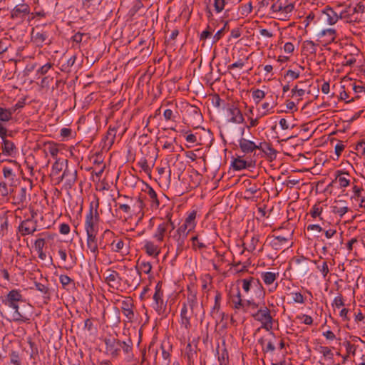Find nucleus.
I'll use <instances>...</instances> for the list:
<instances>
[{
  "label": "nucleus",
  "instance_id": "44",
  "mask_svg": "<svg viewBox=\"0 0 365 365\" xmlns=\"http://www.w3.org/2000/svg\"><path fill=\"white\" fill-rule=\"evenodd\" d=\"M344 285L345 286H344V289H341V291H339V292L338 293V294H339L338 297H343V295H344V294L354 295V294H355L354 289L350 285H348L346 284Z\"/></svg>",
  "mask_w": 365,
  "mask_h": 365
},
{
  "label": "nucleus",
  "instance_id": "26",
  "mask_svg": "<svg viewBox=\"0 0 365 365\" xmlns=\"http://www.w3.org/2000/svg\"><path fill=\"white\" fill-rule=\"evenodd\" d=\"M116 132L117 130L115 128H112L111 126L108 128V130L104 138V140L105 143L108 145L109 147H111L112 145L114 143Z\"/></svg>",
  "mask_w": 365,
  "mask_h": 365
},
{
  "label": "nucleus",
  "instance_id": "54",
  "mask_svg": "<svg viewBox=\"0 0 365 365\" xmlns=\"http://www.w3.org/2000/svg\"><path fill=\"white\" fill-rule=\"evenodd\" d=\"M140 269L145 274L150 273L152 269L151 264L149 262H142L140 264Z\"/></svg>",
  "mask_w": 365,
  "mask_h": 365
},
{
  "label": "nucleus",
  "instance_id": "48",
  "mask_svg": "<svg viewBox=\"0 0 365 365\" xmlns=\"http://www.w3.org/2000/svg\"><path fill=\"white\" fill-rule=\"evenodd\" d=\"M48 153L51 154V155L53 158H56L58 153V148L55 143H49L47 147Z\"/></svg>",
  "mask_w": 365,
  "mask_h": 365
},
{
  "label": "nucleus",
  "instance_id": "29",
  "mask_svg": "<svg viewBox=\"0 0 365 365\" xmlns=\"http://www.w3.org/2000/svg\"><path fill=\"white\" fill-rule=\"evenodd\" d=\"M343 174L349 175L347 172L340 170H336L335 172V180H338L341 187H346L349 185L350 181L349 179L341 177V175Z\"/></svg>",
  "mask_w": 365,
  "mask_h": 365
},
{
  "label": "nucleus",
  "instance_id": "34",
  "mask_svg": "<svg viewBox=\"0 0 365 365\" xmlns=\"http://www.w3.org/2000/svg\"><path fill=\"white\" fill-rule=\"evenodd\" d=\"M258 284L261 285L259 279H254L253 277H251L250 279H245L243 280L242 288L247 292L250 289L251 287L253 285L257 287Z\"/></svg>",
  "mask_w": 365,
  "mask_h": 365
},
{
  "label": "nucleus",
  "instance_id": "19",
  "mask_svg": "<svg viewBox=\"0 0 365 365\" xmlns=\"http://www.w3.org/2000/svg\"><path fill=\"white\" fill-rule=\"evenodd\" d=\"M257 149L262 150L269 159L272 160L277 157V150L270 143L267 142L260 143L257 145Z\"/></svg>",
  "mask_w": 365,
  "mask_h": 365
},
{
  "label": "nucleus",
  "instance_id": "5",
  "mask_svg": "<svg viewBox=\"0 0 365 365\" xmlns=\"http://www.w3.org/2000/svg\"><path fill=\"white\" fill-rule=\"evenodd\" d=\"M252 317L257 321L262 322V327L267 331L272 329V317L270 314V311L265 307L264 309H259L255 314H252Z\"/></svg>",
  "mask_w": 365,
  "mask_h": 365
},
{
  "label": "nucleus",
  "instance_id": "3",
  "mask_svg": "<svg viewBox=\"0 0 365 365\" xmlns=\"http://www.w3.org/2000/svg\"><path fill=\"white\" fill-rule=\"evenodd\" d=\"M222 109L226 110L229 122L242 123L245 120L241 110L234 103H224Z\"/></svg>",
  "mask_w": 365,
  "mask_h": 365
},
{
  "label": "nucleus",
  "instance_id": "53",
  "mask_svg": "<svg viewBox=\"0 0 365 365\" xmlns=\"http://www.w3.org/2000/svg\"><path fill=\"white\" fill-rule=\"evenodd\" d=\"M234 303V308L237 310H242L245 312V300L242 298H238L237 301H232Z\"/></svg>",
  "mask_w": 365,
  "mask_h": 365
},
{
  "label": "nucleus",
  "instance_id": "24",
  "mask_svg": "<svg viewBox=\"0 0 365 365\" xmlns=\"http://www.w3.org/2000/svg\"><path fill=\"white\" fill-rule=\"evenodd\" d=\"M310 262L314 263L317 266V269L320 272L324 279H326L329 273L328 262L327 261L320 262L319 260H312Z\"/></svg>",
  "mask_w": 365,
  "mask_h": 365
},
{
  "label": "nucleus",
  "instance_id": "63",
  "mask_svg": "<svg viewBox=\"0 0 365 365\" xmlns=\"http://www.w3.org/2000/svg\"><path fill=\"white\" fill-rule=\"evenodd\" d=\"M45 245V240L43 238H38L35 241L34 246L36 251L43 250Z\"/></svg>",
  "mask_w": 365,
  "mask_h": 365
},
{
  "label": "nucleus",
  "instance_id": "42",
  "mask_svg": "<svg viewBox=\"0 0 365 365\" xmlns=\"http://www.w3.org/2000/svg\"><path fill=\"white\" fill-rule=\"evenodd\" d=\"M191 241L192 242V249L195 250H196L197 248L199 250H202L207 247V246L203 242H199L197 235L192 237Z\"/></svg>",
  "mask_w": 365,
  "mask_h": 365
},
{
  "label": "nucleus",
  "instance_id": "28",
  "mask_svg": "<svg viewBox=\"0 0 365 365\" xmlns=\"http://www.w3.org/2000/svg\"><path fill=\"white\" fill-rule=\"evenodd\" d=\"M167 224L165 222L160 223L157 228L156 232L154 235V237L158 241L162 242L164 239L165 233L167 232Z\"/></svg>",
  "mask_w": 365,
  "mask_h": 365
},
{
  "label": "nucleus",
  "instance_id": "39",
  "mask_svg": "<svg viewBox=\"0 0 365 365\" xmlns=\"http://www.w3.org/2000/svg\"><path fill=\"white\" fill-rule=\"evenodd\" d=\"M227 25L228 21H226L225 24H224V26L218 31H217V33L212 37V43H217L222 37L225 31L227 29Z\"/></svg>",
  "mask_w": 365,
  "mask_h": 365
},
{
  "label": "nucleus",
  "instance_id": "64",
  "mask_svg": "<svg viewBox=\"0 0 365 365\" xmlns=\"http://www.w3.org/2000/svg\"><path fill=\"white\" fill-rule=\"evenodd\" d=\"M364 6L361 4V3L357 4L356 6L354 8H352V15L354 16L355 14H363L364 11Z\"/></svg>",
  "mask_w": 365,
  "mask_h": 365
},
{
  "label": "nucleus",
  "instance_id": "57",
  "mask_svg": "<svg viewBox=\"0 0 365 365\" xmlns=\"http://www.w3.org/2000/svg\"><path fill=\"white\" fill-rule=\"evenodd\" d=\"M51 67L52 64L51 63H47L38 69L37 74L45 75Z\"/></svg>",
  "mask_w": 365,
  "mask_h": 365
},
{
  "label": "nucleus",
  "instance_id": "45",
  "mask_svg": "<svg viewBox=\"0 0 365 365\" xmlns=\"http://www.w3.org/2000/svg\"><path fill=\"white\" fill-rule=\"evenodd\" d=\"M138 165L141 168V169L147 174H150L151 172V168L149 167L148 164V161L145 158H143L138 163Z\"/></svg>",
  "mask_w": 365,
  "mask_h": 365
},
{
  "label": "nucleus",
  "instance_id": "15",
  "mask_svg": "<svg viewBox=\"0 0 365 365\" xmlns=\"http://www.w3.org/2000/svg\"><path fill=\"white\" fill-rule=\"evenodd\" d=\"M63 179L66 180V185L71 188L77 180V170L66 166L61 177V180Z\"/></svg>",
  "mask_w": 365,
  "mask_h": 365
},
{
  "label": "nucleus",
  "instance_id": "38",
  "mask_svg": "<svg viewBox=\"0 0 365 365\" xmlns=\"http://www.w3.org/2000/svg\"><path fill=\"white\" fill-rule=\"evenodd\" d=\"M10 363L14 365H21L19 354L16 351H11L9 354Z\"/></svg>",
  "mask_w": 365,
  "mask_h": 365
},
{
  "label": "nucleus",
  "instance_id": "25",
  "mask_svg": "<svg viewBox=\"0 0 365 365\" xmlns=\"http://www.w3.org/2000/svg\"><path fill=\"white\" fill-rule=\"evenodd\" d=\"M147 193L151 200V206L158 208L160 205V202L157 196V193L153 188L148 184H146Z\"/></svg>",
  "mask_w": 365,
  "mask_h": 365
},
{
  "label": "nucleus",
  "instance_id": "27",
  "mask_svg": "<svg viewBox=\"0 0 365 365\" xmlns=\"http://www.w3.org/2000/svg\"><path fill=\"white\" fill-rule=\"evenodd\" d=\"M223 349L221 350V353H218V361L219 365H228L229 355L227 348L225 347V341H222Z\"/></svg>",
  "mask_w": 365,
  "mask_h": 365
},
{
  "label": "nucleus",
  "instance_id": "36",
  "mask_svg": "<svg viewBox=\"0 0 365 365\" xmlns=\"http://www.w3.org/2000/svg\"><path fill=\"white\" fill-rule=\"evenodd\" d=\"M279 12L285 11V13H291L294 6L292 3L286 4L282 0H278Z\"/></svg>",
  "mask_w": 365,
  "mask_h": 365
},
{
  "label": "nucleus",
  "instance_id": "21",
  "mask_svg": "<svg viewBox=\"0 0 365 365\" xmlns=\"http://www.w3.org/2000/svg\"><path fill=\"white\" fill-rule=\"evenodd\" d=\"M272 237V239L269 242V245L274 250H282L289 241V238L282 236L273 235Z\"/></svg>",
  "mask_w": 365,
  "mask_h": 365
},
{
  "label": "nucleus",
  "instance_id": "1",
  "mask_svg": "<svg viewBox=\"0 0 365 365\" xmlns=\"http://www.w3.org/2000/svg\"><path fill=\"white\" fill-rule=\"evenodd\" d=\"M3 302L9 308V312L13 311L12 319L14 321H24V316L30 310V304L23 298H5Z\"/></svg>",
  "mask_w": 365,
  "mask_h": 365
},
{
  "label": "nucleus",
  "instance_id": "13",
  "mask_svg": "<svg viewBox=\"0 0 365 365\" xmlns=\"http://www.w3.org/2000/svg\"><path fill=\"white\" fill-rule=\"evenodd\" d=\"M30 13V6L26 3L17 4L11 12V18L13 19L24 18Z\"/></svg>",
  "mask_w": 365,
  "mask_h": 365
},
{
  "label": "nucleus",
  "instance_id": "14",
  "mask_svg": "<svg viewBox=\"0 0 365 365\" xmlns=\"http://www.w3.org/2000/svg\"><path fill=\"white\" fill-rule=\"evenodd\" d=\"M19 230L23 236L32 234L36 230V221L27 219L21 222Z\"/></svg>",
  "mask_w": 365,
  "mask_h": 365
},
{
  "label": "nucleus",
  "instance_id": "10",
  "mask_svg": "<svg viewBox=\"0 0 365 365\" xmlns=\"http://www.w3.org/2000/svg\"><path fill=\"white\" fill-rule=\"evenodd\" d=\"M190 231L191 230H190V227L185 224H182L180 227H178L176 231V234L173 237L178 243V249H182L185 240Z\"/></svg>",
  "mask_w": 365,
  "mask_h": 365
},
{
  "label": "nucleus",
  "instance_id": "30",
  "mask_svg": "<svg viewBox=\"0 0 365 365\" xmlns=\"http://www.w3.org/2000/svg\"><path fill=\"white\" fill-rule=\"evenodd\" d=\"M278 273L275 274L271 272H262L261 274V278L266 284L269 285L276 280L277 276H278Z\"/></svg>",
  "mask_w": 365,
  "mask_h": 365
},
{
  "label": "nucleus",
  "instance_id": "4",
  "mask_svg": "<svg viewBox=\"0 0 365 365\" xmlns=\"http://www.w3.org/2000/svg\"><path fill=\"white\" fill-rule=\"evenodd\" d=\"M296 263L295 274L298 277H304L310 271V261L304 256H297L293 258Z\"/></svg>",
  "mask_w": 365,
  "mask_h": 365
},
{
  "label": "nucleus",
  "instance_id": "11",
  "mask_svg": "<svg viewBox=\"0 0 365 365\" xmlns=\"http://www.w3.org/2000/svg\"><path fill=\"white\" fill-rule=\"evenodd\" d=\"M242 156L237 155V158H233L231 166L235 170H242L243 169L254 168L255 166V161L246 160L242 158Z\"/></svg>",
  "mask_w": 365,
  "mask_h": 365
},
{
  "label": "nucleus",
  "instance_id": "17",
  "mask_svg": "<svg viewBox=\"0 0 365 365\" xmlns=\"http://www.w3.org/2000/svg\"><path fill=\"white\" fill-rule=\"evenodd\" d=\"M239 146L242 153L249 154L257 150V145L255 142L241 138L239 140Z\"/></svg>",
  "mask_w": 365,
  "mask_h": 365
},
{
  "label": "nucleus",
  "instance_id": "61",
  "mask_svg": "<svg viewBox=\"0 0 365 365\" xmlns=\"http://www.w3.org/2000/svg\"><path fill=\"white\" fill-rule=\"evenodd\" d=\"M275 350L274 342L272 340H268L266 346L263 347L262 351L265 353L273 352Z\"/></svg>",
  "mask_w": 365,
  "mask_h": 365
},
{
  "label": "nucleus",
  "instance_id": "47",
  "mask_svg": "<svg viewBox=\"0 0 365 365\" xmlns=\"http://www.w3.org/2000/svg\"><path fill=\"white\" fill-rule=\"evenodd\" d=\"M226 0H214V7L215 10L220 13L221 12L225 6Z\"/></svg>",
  "mask_w": 365,
  "mask_h": 365
},
{
  "label": "nucleus",
  "instance_id": "58",
  "mask_svg": "<svg viewBox=\"0 0 365 365\" xmlns=\"http://www.w3.org/2000/svg\"><path fill=\"white\" fill-rule=\"evenodd\" d=\"M289 77L292 81L297 79L299 77V73L295 72L292 70H288L284 75V78Z\"/></svg>",
  "mask_w": 365,
  "mask_h": 365
},
{
  "label": "nucleus",
  "instance_id": "50",
  "mask_svg": "<svg viewBox=\"0 0 365 365\" xmlns=\"http://www.w3.org/2000/svg\"><path fill=\"white\" fill-rule=\"evenodd\" d=\"M322 212V207H320L318 204H316L312 207L310 215L312 217L316 218L317 217L320 216Z\"/></svg>",
  "mask_w": 365,
  "mask_h": 365
},
{
  "label": "nucleus",
  "instance_id": "33",
  "mask_svg": "<svg viewBox=\"0 0 365 365\" xmlns=\"http://www.w3.org/2000/svg\"><path fill=\"white\" fill-rule=\"evenodd\" d=\"M119 278V274L116 271L111 269L107 270L106 280L110 286H113L111 283L115 284L117 279Z\"/></svg>",
  "mask_w": 365,
  "mask_h": 365
},
{
  "label": "nucleus",
  "instance_id": "56",
  "mask_svg": "<svg viewBox=\"0 0 365 365\" xmlns=\"http://www.w3.org/2000/svg\"><path fill=\"white\" fill-rule=\"evenodd\" d=\"M245 312L250 309H255L257 308L258 304L253 300H245Z\"/></svg>",
  "mask_w": 365,
  "mask_h": 365
},
{
  "label": "nucleus",
  "instance_id": "22",
  "mask_svg": "<svg viewBox=\"0 0 365 365\" xmlns=\"http://www.w3.org/2000/svg\"><path fill=\"white\" fill-rule=\"evenodd\" d=\"M109 323L113 328H116L120 323V309L114 307L109 312Z\"/></svg>",
  "mask_w": 365,
  "mask_h": 365
},
{
  "label": "nucleus",
  "instance_id": "37",
  "mask_svg": "<svg viewBox=\"0 0 365 365\" xmlns=\"http://www.w3.org/2000/svg\"><path fill=\"white\" fill-rule=\"evenodd\" d=\"M59 279L62 284V286L67 289H69L70 286L71 287L74 286L73 280L67 275L61 274L59 277Z\"/></svg>",
  "mask_w": 365,
  "mask_h": 365
},
{
  "label": "nucleus",
  "instance_id": "52",
  "mask_svg": "<svg viewBox=\"0 0 365 365\" xmlns=\"http://www.w3.org/2000/svg\"><path fill=\"white\" fill-rule=\"evenodd\" d=\"M320 352L323 354L324 357L331 359L333 358V353L331 349L328 346H320Z\"/></svg>",
  "mask_w": 365,
  "mask_h": 365
},
{
  "label": "nucleus",
  "instance_id": "35",
  "mask_svg": "<svg viewBox=\"0 0 365 365\" xmlns=\"http://www.w3.org/2000/svg\"><path fill=\"white\" fill-rule=\"evenodd\" d=\"M31 37L37 43H43L47 38V34L45 32H35L34 29H32Z\"/></svg>",
  "mask_w": 365,
  "mask_h": 365
},
{
  "label": "nucleus",
  "instance_id": "46",
  "mask_svg": "<svg viewBox=\"0 0 365 365\" xmlns=\"http://www.w3.org/2000/svg\"><path fill=\"white\" fill-rule=\"evenodd\" d=\"M344 346L346 348L347 354H355V351L356 350V346L355 344H351L349 341H346L343 343Z\"/></svg>",
  "mask_w": 365,
  "mask_h": 365
},
{
  "label": "nucleus",
  "instance_id": "51",
  "mask_svg": "<svg viewBox=\"0 0 365 365\" xmlns=\"http://www.w3.org/2000/svg\"><path fill=\"white\" fill-rule=\"evenodd\" d=\"M3 175L5 178L9 179L10 180H14L15 177L12 169L8 167L3 168Z\"/></svg>",
  "mask_w": 365,
  "mask_h": 365
},
{
  "label": "nucleus",
  "instance_id": "59",
  "mask_svg": "<svg viewBox=\"0 0 365 365\" xmlns=\"http://www.w3.org/2000/svg\"><path fill=\"white\" fill-rule=\"evenodd\" d=\"M212 29H211L210 26H207V29L203 31L201 34H200V39L202 41V40H205L207 39L208 37L211 36H212Z\"/></svg>",
  "mask_w": 365,
  "mask_h": 365
},
{
  "label": "nucleus",
  "instance_id": "55",
  "mask_svg": "<svg viewBox=\"0 0 365 365\" xmlns=\"http://www.w3.org/2000/svg\"><path fill=\"white\" fill-rule=\"evenodd\" d=\"M290 13H285V11L278 12L276 15L271 16L272 18L277 19L282 21L288 20Z\"/></svg>",
  "mask_w": 365,
  "mask_h": 365
},
{
  "label": "nucleus",
  "instance_id": "8",
  "mask_svg": "<svg viewBox=\"0 0 365 365\" xmlns=\"http://www.w3.org/2000/svg\"><path fill=\"white\" fill-rule=\"evenodd\" d=\"M321 24H317L312 30V36L318 38L325 36L329 37V42H334L336 38V30L334 29H324Z\"/></svg>",
  "mask_w": 365,
  "mask_h": 365
},
{
  "label": "nucleus",
  "instance_id": "12",
  "mask_svg": "<svg viewBox=\"0 0 365 365\" xmlns=\"http://www.w3.org/2000/svg\"><path fill=\"white\" fill-rule=\"evenodd\" d=\"M86 245L90 252L93 254L94 259H96L98 255V244L96 237L97 232L87 233Z\"/></svg>",
  "mask_w": 365,
  "mask_h": 365
},
{
  "label": "nucleus",
  "instance_id": "31",
  "mask_svg": "<svg viewBox=\"0 0 365 365\" xmlns=\"http://www.w3.org/2000/svg\"><path fill=\"white\" fill-rule=\"evenodd\" d=\"M344 202L342 200L336 201V205H333L331 207L332 212L334 214H338L340 217H342L345 213H346L349 210V208L344 205H339V203H344Z\"/></svg>",
  "mask_w": 365,
  "mask_h": 365
},
{
  "label": "nucleus",
  "instance_id": "43",
  "mask_svg": "<svg viewBox=\"0 0 365 365\" xmlns=\"http://www.w3.org/2000/svg\"><path fill=\"white\" fill-rule=\"evenodd\" d=\"M317 44L313 41L307 40L304 41V48H307L310 53H316Z\"/></svg>",
  "mask_w": 365,
  "mask_h": 365
},
{
  "label": "nucleus",
  "instance_id": "2",
  "mask_svg": "<svg viewBox=\"0 0 365 365\" xmlns=\"http://www.w3.org/2000/svg\"><path fill=\"white\" fill-rule=\"evenodd\" d=\"M99 206L98 199H97L95 207L93 206V202L90 204L89 212L86 215L85 222V229L87 233L98 232V230L95 223L99 220V214L98 212V208Z\"/></svg>",
  "mask_w": 365,
  "mask_h": 365
},
{
  "label": "nucleus",
  "instance_id": "9",
  "mask_svg": "<svg viewBox=\"0 0 365 365\" xmlns=\"http://www.w3.org/2000/svg\"><path fill=\"white\" fill-rule=\"evenodd\" d=\"M106 351L112 356L116 357L120 351V340L110 336L104 339Z\"/></svg>",
  "mask_w": 365,
  "mask_h": 365
},
{
  "label": "nucleus",
  "instance_id": "18",
  "mask_svg": "<svg viewBox=\"0 0 365 365\" xmlns=\"http://www.w3.org/2000/svg\"><path fill=\"white\" fill-rule=\"evenodd\" d=\"M134 305L133 298H127V300L122 302L121 309L124 315L129 321H132L134 318V312L133 310Z\"/></svg>",
  "mask_w": 365,
  "mask_h": 365
},
{
  "label": "nucleus",
  "instance_id": "20",
  "mask_svg": "<svg viewBox=\"0 0 365 365\" xmlns=\"http://www.w3.org/2000/svg\"><path fill=\"white\" fill-rule=\"evenodd\" d=\"M153 302L152 304L154 309L158 313V314H163L169 312L170 309H167L168 301L164 302L163 298H153Z\"/></svg>",
  "mask_w": 365,
  "mask_h": 365
},
{
  "label": "nucleus",
  "instance_id": "23",
  "mask_svg": "<svg viewBox=\"0 0 365 365\" xmlns=\"http://www.w3.org/2000/svg\"><path fill=\"white\" fill-rule=\"evenodd\" d=\"M143 249L149 256L157 257L160 253V248L151 241H146Z\"/></svg>",
  "mask_w": 365,
  "mask_h": 365
},
{
  "label": "nucleus",
  "instance_id": "60",
  "mask_svg": "<svg viewBox=\"0 0 365 365\" xmlns=\"http://www.w3.org/2000/svg\"><path fill=\"white\" fill-rule=\"evenodd\" d=\"M212 103L215 107L220 108L226 103L220 98L219 95L217 94L212 98Z\"/></svg>",
  "mask_w": 365,
  "mask_h": 365
},
{
  "label": "nucleus",
  "instance_id": "40",
  "mask_svg": "<svg viewBox=\"0 0 365 365\" xmlns=\"http://www.w3.org/2000/svg\"><path fill=\"white\" fill-rule=\"evenodd\" d=\"M123 349L125 354H128L132 351L133 342L130 339L128 341H120V349Z\"/></svg>",
  "mask_w": 365,
  "mask_h": 365
},
{
  "label": "nucleus",
  "instance_id": "16",
  "mask_svg": "<svg viewBox=\"0 0 365 365\" xmlns=\"http://www.w3.org/2000/svg\"><path fill=\"white\" fill-rule=\"evenodd\" d=\"M194 341L192 343H188L185 348V357L187 358V361L188 365H193L197 357V343L193 344Z\"/></svg>",
  "mask_w": 365,
  "mask_h": 365
},
{
  "label": "nucleus",
  "instance_id": "62",
  "mask_svg": "<svg viewBox=\"0 0 365 365\" xmlns=\"http://www.w3.org/2000/svg\"><path fill=\"white\" fill-rule=\"evenodd\" d=\"M63 169V164L60 163L58 160H56V162L53 164L52 170L53 173L55 175L58 174Z\"/></svg>",
  "mask_w": 365,
  "mask_h": 365
},
{
  "label": "nucleus",
  "instance_id": "41",
  "mask_svg": "<svg viewBox=\"0 0 365 365\" xmlns=\"http://www.w3.org/2000/svg\"><path fill=\"white\" fill-rule=\"evenodd\" d=\"M342 12V17L344 19H346V23H352V22H359L360 20L358 17H354L352 14L347 11L346 10H344Z\"/></svg>",
  "mask_w": 365,
  "mask_h": 365
},
{
  "label": "nucleus",
  "instance_id": "6",
  "mask_svg": "<svg viewBox=\"0 0 365 365\" xmlns=\"http://www.w3.org/2000/svg\"><path fill=\"white\" fill-rule=\"evenodd\" d=\"M1 130H2L1 129ZM9 133L10 132L8 130L0 131V138L2 140V153L6 156H12L16 150L15 144L7 139V137L11 135Z\"/></svg>",
  "mask_w": 365,
  "mask_h": 365
},
{
  "label": "nucleus",
  "instance_id": "7",
  "mask_svg": "<svg viewBox=\"0 0 365 365\" xmlns=\"http://www.w3.org/2000/svg\"><path fill=\"white\" fill-rule=\"evenodd\" d=\"M322 26L325 25H334L338 21V14L330 6H327L322 11L320 16Z\"/></svg>",
  "mask_w": 365,
  "mask_h": 365
},
{
  "label": "nucleus",
  "instance_id": "49",
  "mask_svg": "<svg viewBox=\"0 0 365 365\" xmlns=\"http://www.w3.org/2000/svg\"><path fill=\"white\" fill-rule=\"evenodd\" d=\"M252 97L255 100H257L256 103H258L260 100L265 97V93L262 90L257 89L252 92Z\"/></svg>",
  "mask_w": 365,
  "mask_h": 365
},
{
  "label": "nucleus",
  "instance_id": "32",
  "mask_svg": "<svg viewBox=\"0 0 365 365\" xmlns=\"http://www.w3.org/2000/svg\"><path fill=\"white\" fill-rule=\"evenodd\" d=\"M197 212L195 210H192L187 217L183 224L190 227V230H192L195 229L196 226L195 218H196Z\"/></svg>",
  "mask_w": 365,
  "mask_h": 365
}]
</instances>
